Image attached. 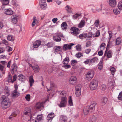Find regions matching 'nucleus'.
I'll return each mask as SVG.
<instances>
[{
  "mask_svg": "<svg viewBox=\"0 0 122 122\" xmlns=\"http://www.w3.org/2000/svg\"><path fill=\"white\" fill-rule=\"evenodd\" d=\"M11 102L10 99L5 95L2 97V107L3 109H6L8 108L10 106Z\"/></svg>",
  "mask_w": 122,
  "mask_h": 122,
  "instance_id": "f257e3e1",
  "label": "nucleus"
},
{
  "mask_svg": "<svg viewBox=\"0 0 122 122\" xmlns=\"http://www.w3.org/2000/svg\"><path fill=\"white\" fill-rule=\"evenodd\" d=\"M112 51L111 50L108 51L106 49L104 55L102 57V58L103 59H104L105 57H106L107 58H110L112 57Z\"/></svg>",
  "mask_w": 122,
  "mask_h": 122,
  "instance_id": "39448f33",
  "label": "nucleus"
},
{
  "mask_svg": "<svg viewBox=\"0 0 122 122\" xmlns=\"http://www.w3.org/2000/svg\"><path fill=\"white\" fill-rule=\"evenodd\" d=\"M118 7L119 9L122 10V0L119 1L118 5Z\"/></svg>",
  "mask_w": 122,
  "mask_h": 122,
  "instance_id": "79ce46f5",
  "label": "nucleus"
},
{
  "mask_svg": "<svg viewBox=\"0 0 122 122\" xmlns=\"http://www.w3.org/2000/svg\"><path fill=\"white\" fill-rule=\"evenodd\" d=\"M54 116V114L53 113H51L48 114L47 116V119L48 122H51Z\"/></svg>",
  "mask_w": 122,
  "mask_h": 122,
  "instance_id": "dca6fc26",
  "label": "nucleus"
},
{
  "mask_svg": "<svg viewBox=\"0 0 122 122\" xmlns=\"http://www.w3.org/2000/svg\"><path fill=\"white\" fill-rule=\"evenodd\" d=\"M24 111H26L27 112H31L30 108V107H29L26 108L25 109Z\"/></svg>",
  "mask_w": 122,
  "mask_h": 122,
  "instance_id": "774afa93",
  "label": "nucleus"
},
{
  "mask_svg": "<svg viewBox=\"0 0 122 122\" xmlns=\"http://www.w3.org/2000/svg\"><path fill=\"white\" fill-rule=\"evenodd\" d=\"M110 71L111 74L113 75H114L116 71L115 68L114 67H112L110 68Z\"/></svg>",
  "mask_w": 122,
  "mask_h": 122,
  "instance_id": "58836bf2",
  "label": "nucleus"
},
{
  "mask_svg": "<svg viewBox=\"0 0 122 122\" xmlns=\"http://www.w3.org/2000/svg\"><path fill=\"white\" fill-rule=\"evenodd\" d=\"M121 38L120 37H118L116 39V43L117 45H118L121 43Z\"/></svg>",
  "mask_w": 122,
  "mask_h": 122,
  "instance_id": "ea45409f",
  "label": "nucleus"
},
{
  "mask_svg": "<svg viewBox=\"0 0 122 122\" xmlns=\"http://www.w3.org/2000/svg\"><path fill=\"white\" fill-rule=\"evenodd\" d=\"M25 98L26 100L28 101H29L30 99V94H27L25 97Z\"/></svg>",
  "mask_w": 122,
  "mask_h": 122,
  "instance_id": "5fc2aeb1",
  "label": "nucleus"
},
{
  "mask_svg": "<svg viewBox=\"0 0 122 122\" xmlns=\"http://www.w3.org/2000/svg\"><path fill=\"white\" fill-rule=\"evenodd\" d=\"M62 29L64 30H65L67 28V25L66 23L65 22H63L61 25Z\"/></svg>",
  "mask_w": 122,
  "mask_h": 122,
  "instance_id": "4be33fe9",
  "label": "nucleus"
},
{
  "mask_svg": "<svg viewBox=\"0 0 122 122\" xmlns=\"http://www.w3.org/2000/svg\"><path fill=\"white\" fill-rule=\"evenodd\" d=\"M19 112V111L18 110H16L14 112L12 113V114L13 117H15Z\"/></svg>",
  "mask_w": 122,
  "mask_h": 122,
  "instance_id": "864d4df0",
  "label": "nucleus"
},
{
  "mask_svg": "<svg viewBox=\"0 0 122 122\" xmlns=\"http://www.w3.org/2000/svg\"><path fill=\"white\" fill-rule=\"evenodd\" d=\"M118 99L120 100H122V92L119 93V95L118 96Z\"/></svg>",
  "mask_w": 122,
  "mask_h": 122,
  "instance_id": "680f3d73",
  "label": "nucleus"
},
{
  "mask_svg": "<svg viewBox=\"0 0 122 122\" xmlns=\"http://www.w3.org/2000/svg\"><path fill=\"white\" fill-rule=\"evenodd\" d=\"M98 81L96 80H93L90 84L89 87L92 90L96 89L97 87Z\"/></svg>",
  "mask_w": 122,
  "mask_h": 122,
  "instance_id": "7ed1b4c3",
  "label": "nucleus"
},
{
  "mask_svg": "<svg viewBox=\"0 0 122 122\" xmlns=\"http://www.w3.org/2000/svg\"><path fill=\"white\" fill-rule=\"evenodd\" d=\"M18 15H14L11 17V20L12 22L14 24H16L18 19Z\"/></svg>",
  "mask_w": 122,
  "mask_h": 122,
  "instance_id": "ddd939ff",
  "label": "nucleus"
},
{
  "mask_svg": "<svg viewBox=\"0 0 122 122\" xmlns=\"http://www.w3.org/2000/svg\"><path fill=\"white\" fill-rule=\"evenodd\" d=\"M41 42L39 40L36 41L34 42L33 44V46L34 48H36L38 47L41 45Z\"/></svg>",
  "mask_w": 122,
  "mask_h": 122,
  "instance_id": "a211bd4d",
  "label": "nucleus"
},
{
  "mask_svg": "<svg viewBox=\"0 0 122 122\" xmlns=\"http://www.w3.org/2000/svg\"><path fill=\"white\" fill-rule=\"evenodd\" d=\"M103 61L102 60H101L100 61V62L98 64V69L101 70L103 68Z\"/></svg>",
  "mask_w": 122,
  "mask_h": 122,
  "instance_id": "72a5a7b5",
  "label": "nucleus"
},
{
  "mask_svg": "<svg viewBox=\"0 0 122 122\" xmlns=\"http://www.w3.org/2000/svg\"><path fill=\"white\" fill-rule=\"evenodd\" d=\"M67 102V99L66 97H62L59 105L60 107H65L66 105Z\"/></svg>",
  "mask_w": 122,
  "mask_h": 122,
  "instance_id": "20e7f679",
  "label": "nucleus"
},
{
  "mask_svg": "<svg viewBox=\"0 0 122 122\" xmlns=\"http://www.w3.org/2000/svg\"><path fill=\"white\" fill-rule=\"evenodd\" d=\"M108 100L106 98L103 97L102 98L101 100L102 104L103 105L105 104Z\"/></svg>",
  "mask_w": 122,
  "mask_h": 122,
  "instance_id": "c9c22d12",
  "label": "nucleus"
},
{
  "mask_svg": "<svg viewBox=\"0 0 122 122\" xmlns=\"http://www.w3.org/2000/svg\"><path fill=\"white\" fill-rule=\"evenodd\" d=\"M18 79L21 82H24L25 81V77L22 74L19 75L18 76Z\"/></svg>",
  "mask_w": 122,
  "mask_h": 122,
  "instance_id": "2eb2a0df",
  "label": "nucleus"
},
{
  "mask_svg": "<svg viewBox=\"0 0 122 122\" xmlns=\"http://www.w3.org/2000/svg\"><path fill=\"white\" fill-rule=\"evenodd\" d=\"M100 34V32L99 30H97L95 33L94 34H93V37H98Z\"/></svg>",
  "mask_w": 122,
  "mask_h": 122,
  "instance_id": "f704fd0d",
  "label": "nucleus"
},
{
  "mask_svg": "<svg viewBox=\"0 0 122 122\" xmlns=\"http://www.w3.org/2000/svg\"><path fill=\"white\" fill-rule=\"evenodd\" d=\"M81 86L80 84H78L75 87V89L76 91H81Z\"/></svg>",
  "mask_w": 122,
  "mask_h": 122,
  "instance_id": "a19ab883",
  "label": "nucleus"
},
{
  "mask_svg": "<svg viewBox=\"0 0 122 122\" xmlns=\"http://www.w3.org/2000/svg\"><path fill=\"white\" fill-rule=\"evenodd\" d=\"M108 33L109 35V40L110 41L112 36V33L111 31H108Z\"/></svg>",
  "mask_w": 122,
  "mask_h": 122,
  "instance_id": "0e129e2a",
  "label": "nucleus"
},
{
  "mask_svg": "<svg viewBox=\"0 0 122 122\" xmlns=\"http://www.w3.org/2000/svg\"><path fill=\"white\" fill-rule=\"evenodd\" d=\"M76 56L78 58H80L81 56H83V55L81 53L78 52L76 54Z\"/></svg>",
  "mask_w": 122,
  "mask_h": 122,
  "instance_id": "de8ad7c7",
  "label": "nucleus"
},
{
  "mask_svg": "<svg viewBox=\"0 0 122 122\" xmlns=\"http://www.w3.org/2000/svg\"><path fill=\"white\" fill-rule=\"evenodd\" d=\"M9 0H2L1 2L4 5H7L9 3Z\"/></svg>",
  "mask_w": 122,
  "mask_h": 122,
  "instance_id": "49530a36",
  "label": "nucleus"
},
{
  "mask_svg": "<svg viewBox=\"0 0 122 122\" xmlns=\"http://www.w3.org/2000/svg\"><path fill=\"white\" fill-rule=\"evenodd\" d=\"M65 10L68 13H70L72 12L71 10V8L68 5H67L65 7Z\"/></svg>",
  "mask_w": 122,
  "mask_h": 122,
  "instance_id": "c85d7f7f",
  "label": "nucleus"
},
{
  "mask_svg": "<svg viewBox=\"0 0 122 122\" xmlns=\"http://www.w3.org/2000/svg\"><path fill=\"white\" fill-rule=\"evenodd\" d=\"M103 6V5L102 4H100L99 6H97L96 7V11L100 12L102 11Z\"/></svg>",
  "mask_w": 122,
  "mask_h": 122,
  "instance_id": "cd10ccee",
  "label": "nucleus"
},
{
  "mask_svg": "<svg viewBox=\"0 0 122 122\" xmlns=\"http://www.w3.org/2000/svg\"><path fill=\"white\" fill-rule=\"evenodd\" d=\"M12 76L10 74L8 75V81L9 82L13 83L16 80L17 78L16 75H15L13 76V80L12 79Z\"/></svg>",
  "mask_w": 122,
  "mask_h": 122,
  "instance_id": "9b49d317",
  "label": "nucleus"
},
{
  "mask_svg": "<svg viewBox=\"0 0 122 122\" xmlns=\"http://www.w3.org/2000/svg\"><path fill=\"white\" fill-rule=\"evenodd\" d=\"M107 2L109 6L112 8L115 7L117 5L116 0H108Z\"/></svg>",
  "mask_w": 122,
  "mask_h": 122,
  "instance_id": "0eeeda50",
  "label": "nucleus"
},
{
  "mask_svg": "<svg viewBox=\"0 0 122 122\" xmlns=\"http://www.w3.org/2000/svg\"><path fill=\"white\" fill-rule=\"evenodd\" d=\"M2 43L6 45H7L8 44V42L5 39H4L2 41Z\"/></svg>",
  "mask_w": 122,
  "mask_h": 122,
  "instance_id": "338daca9",
  "label": "nucleus"
},
{
  "mask_svg": "<svg viewBox=\"0 0 122 122\" xmlns=\"http://www.w3.org/2000/svg\"><path fill=\"white\" fill-rule=\"evenodd\" d=\"M76 95L77 97H79L81 95V91H76Z\"/></svg>",
  "mask_w": 122,
  "mask_h": 122,
  "instance_id": "4d7b16f0",
  "label": "nucleus"
},
{
  "mask_svg": "<svg viewBox=\"0 0 122 122\" xmlns=\"http://www.w3.org/2000/svg\"><path fill=\"white\" fill-rule=\"evenodd\" d=\"M31 116V115H28L24 113L23 115V117L25 119L29 118Z\"/></svg>",
  "mask_w": 122,
  "mask_h": 122,
  "instance_id": "c03bdc74",
  "label": "nucleus"
},
{
  "mask_svg": "<svg viewBox=\"0 0 122 122\" xmlns=\"http://www.w3.org/2000/svg\"><path fill=\"white\" fill-rule=\"evenodd\" d=\"M76 49L79 51H80L81 50V45H78L76 46Z\"/></svg>",
  "mask_w": 122,
  "mask_h": 122,
  "instance_id": "bf43d9fd",
  "label": "nucleus"
},
{
  "mask_svg": "<svg viewBox=\"0 0 122 122\" xmlns=\"http://www.w3.org/2000/svg\"><path fill=\"white\" fill-rule=\"evenodd\" d=\"M76 80L77 78L75 76H72L70 78L69 82L70 84L74 85L76 84Z\"/></svg>",
  "mask_w": 122,
  "mask_h": 122,
  "instance_id": "f8f14e48",
  "label": "nucleus"
},
{
  "mask_svg": "<svg viewBox=\"0 0 122 122\" xmlns=\"http://www.w3.org/2000/svg\"><path fill=\"white\" fill-rule=\"evenodd\" d=\"M96 104V102L94 101L92 102L90 106H87L84 107L83 110V113L84 115L88 114L89 112H92L95 110V107Z\"/></svg>",
  "mask_w": 122,
  "mask_h": 122,
  "instance_id": "f03ea898",
  "label": "nucleus"
},
{
  "mask_svg": "<svg viewBox=\"0 0 122 122\" xmlns=\"http://www.w3.org/2000/svg\"><path fill=\"white\" fill-rule=\"evenodd\" d=\"M33 21L32 22V26L33 27H34L35 25V24H36V21L37 20L36 18L35 17H34L33 18Z\"/></svg>",
  "mask_w": 122,
  "mask_h": 122,
  "instance_id": "09e8293b",
  "label": "nucleus"
},
{
  "mask_svg": "<svg viewBox=\"0 0 122 122\" xmlns=\"http://www.w3.org/2000/svg\"><path fill=\"white\" fill-rule=\"evenodd\" d=\"M60 120L66 122L67 120V118L66 116L62 115L60 116Z\"/></svg>",
  "mask_w": 122,
  "mask_h": 122,
  "instance_id": "7c9ffc66",
  "label": "nucleus"
},
{
  "mask_svg": "<svg viewBox=\"0 0 122 122\" xmlns=\"http://www.w3.org/2000/svg\"><path fill=\"white\" fill-rule=\"evenodd\" d=\"M54 40L56 42H60L61 40V38L57 35L54 36L53 37Z\"/></svg>",
  "mask_w": 122,
  "mask_h": 122,
  "instance_id": "393cba45",
  "label": "nucleus"
},
{
  "mask_svg": "<svg viewBox=\"0 0 122 122\" xmlns=\"http://www.w3.org/2000/svg\"><path fill=\"white\" fill-rule=\"evenodd\" d=\"M32 68L34 70V71L36 73H38L39 71V69L38 66H32Z\"/></svg>",
  "mask_w": 122,
  "mask_h": 122,
  "instance_id": "2f4dec72",
  "label": "nucleus"
},
{
  "mask_svg": "<svg viewBox=\"0 0 122 122\" xmlns=\"http://www.w3.org/2000/svg\"><path fill=\"white\" fill-rule=\"evenodd\" d=\"M120 9H118L117 8H115L113 10V11L114 13L115 14H119L120 12Z\"/></svg>",
  "mask_w": 122,
  "mask_h": 122,
  "instance_id": "e433bc0d",
  "label": "nucleus"
},
{
  "mask_svg": "<svg viewBox=\"0 0 122 122\" xmlns=\"http://www.w3.org/2000/svg\"><path fill=\"white\" fill-rule=\"evenodd\" d=\"M92 12H95L96 11V7H95V6L93 5L92 6Z\"/></svg>",
  "mask_w": 122,
  "mask_h": 122,
  "instance_id": "e2e57ef3",
  "label": "nucleus"
},
{
  "mask_svg": "<svg viewBox=\"0 0 122 122\" xmlns=\"http://www.w3.org/2000/svg\"><path fill=\"white\" fill-rule=\"evenodd\" d=\"M100 21L98 19H97L95 20L94 25L96 27L98 28L99 25Z\"/></svg>",
  "mask_w": 122,
  "mask_h": 122,
  "instance_id": "4c0bfd02",
  "label": "nucleus"
},
{
  "mask_svg": "<svg viewBox=\"0 0 122 122\" xmlns=\"http://www.w3.org/2000/svg\"><path fill=\"white\" fill-rule=\"evenodd\" d=\"M7 38L8 40L12 41H14L15 39V37L11 35H8L7 36Z\"/></svg>",
  "mask_w": 122,
  "mask_h": 122,
  "instance_id": "412c9836",
  "label": "nucleus"
},
{
  "mask_svg": "<svg viewBox=\"0 0 122 122\" xmlns=\"http://www.w3.org/2000/svg\"><path fill=\"white\" fill-rule=\"evenodd\" d=\"M5 13L8 15H12L13 13V12L10 8L5 9Z\"/></svg>",
  "mask_w": 122,
  "mask_h": 122,
  "instance_id": "f3484780",
  "label": "nucleus"
},
{
  "mask_svg": "<svg viewBox=\"0 0 122 122\" xmlns=\"http://www.w3.org/2000/svg\"><path fill=\"white\" fill-rule=\"evenodd\" d=\"M39 5L40 8L43 10H45L47 7L46 3L45 0H40Z\"/></svg>",
  "mask_w": 122,
  "mask_h": 122,
  "instance_id": "423d86ee",
  "label": "nucleus"
},
{
  "mask_svg": "<svg viewBox=\"0 0 122 122\" xmlns=\"http://www.w3.org/2000/svg\"><path fill=\"white\" fill-rule=\"evenodd\" d=\"M87 37L91 38L93 36V33L90 32L88 34H86Z\"/></svg>",
  "mask_w": 122,
  "mask_h": 122,
  "instance_id": "37998d69",
  "label": "nucleus"
},
{
  "mask_svg": "<svg viewBox=\"0 0 122 122\" xmlns=\"http://www.w3.org/2000/svg\"><path fill=\"white\" fill-rule=\"evenodd\" d=\"M96 117L94 116L91 117L88 120V122H95Z\"/></svg>",
  "mask_w": 122,
  "mask_h": 122,
  "instance_id": "a878e982",
  "label": "nucleus"
},
{
  "mask_svg": "<svg viewBox=\"0 0 122 122\" xmlns=\"http://www.w3.org/2000/svg\"><path fill=\"white\" fill-rule=\"evenodd\" d=\"M74 45V44L73 43H71L69 44H65L63 46V49L64 51L71 49L72 46Z\"/></svg>",
  "mask_w": 122,
  "mask_h": 122,
  "instance_id": "9d476101",
  "label": "nucleus"
},
{
  "mask_svg": "<svg viewBox=\"0 0 122 122\" xmlns=\"http://www.w3.org/2000/svg\"><path fill=\"white\" fill-rule=\"evenodd\" d=\"M85 21L84 20H82L80 23L78 25V27L80 28H81L83 27L85 25Z\"/></svg>",
  "mask_w": 122,
  "mask_h": 122,
  "instance_id": "5701e85b",
  "label": "nucleus"
},
{
  "mask_svg": "<svg viewBox=\"0 0 122 122\" xmlns=\"http://www.w3.org/2000/svg\"><path fill=\"white\" fill-rule=\"evenodd\" d=\"M94 73L93 71H88L86 75V78L88 80H91L93 77Z\"/></svg>",
  "mask_w": 122,
  "mask_h": 122,
  "instance_id": "1a4fd4ad",
  "label": "nucleus"
},
{
  "mask_svg": "<svg viewBox=\"0 0 122 122\" xmlns=\"http://www.w3.org/2000/svg\"><path fill=\"white\" fill-rule=\"evenodd\" d=\"M71 31L70 32L71 34L74 36L77 35L78 34L79 32V29L77 28L76 27H72L70 29Z\"/></svg>",
  "mask_w": 122,
  "mask_h": 122,
  "instance_id": "6e6552de",
  "label": "nucleus"
},
{
  "mask_svg": "<svg viewBox=\"0 0 122 122\" xmlns=\"http://www.w3.org/2000/svg\"><path fill=\"white\" fill-rule=\"evenodd\" d=\"M42 114L38 115L37 117V120L38 121H41L42 120Z\"/></svg>",
  "mask_w": 122,
  "mask_h": 122,
  "instance_id": "13d9d810",
  "label": "nucleus"
},
{
  "mask_svg": "<svg viewBox=\"0 0 122 122\" xmlns=\"http://www.w3.org/2000/svg\"><path fill=\"white\" fill-rule=\"evenodd\" d=\"M12 94L13 97H17L19 96V93L17 91V90H14L12 92Z\"/></svg>",
  "mask_w": 122,
  "mask_h": 122,
  "instance_id": "b1692460",
  "label": "nucleus"
},
{
  "mask_svg": "<svg viewBox=\"0 0 122 122\" xmlns=\"http://www.w3.org/2000/svg\"><path fill=\"white\" fill-rule=\"evenodd\" d=\"M12 71L13 72V73H14V72H15L17 71V66L15 63H14L12 66Z\"/></svg>",
  "mask_w": 122,
  "mask_h": 122,
  "instance_id": "bb28decb",
  "label": "nucleus"
},
{
  "mask_svg": "<svg viewBox=\"0 0 122 122\" xmlns=\"http://www.w3.org/2000/svg\"><path fill=\"white\" fill-rule=\"evenodd\" d=\"M105 44L104 43H102L100 46V48L101 49L103 50L105 46Z\"/></svg>",
  "mask_w": 122,
  "mask_h": 122,
  "instance_id": "6e6d98bb",
  "label": "nucleus"
},
{
  "mask_svg": "<svg viewBox=\"0 0 122 122\" xmlns=\"http://www.w3.org/2000/svg\"><path fill=\"white\" fill-rule=\"evenodd\" d=\"M84 63L85 64H90L91 63V59H87L85 61H84Z\"/></svg>",
  "mask_w": 122,
  "mask_h": 122,
  "instance_id": "3c124183",
  "label": "nucleus"
},
{
  "mask_svg": "<svg viewBox=\"0 0 122 122\" xmlns=\"http://www.w3.org/2000/svg\"><path fill=\"white\" fill-rule=\"evenodd\" d=\"M43 104L42 103H37L36 104L35 106L36 108L40 111H41L43 108Z\"/></svg>",
  "mask_w": 122,
  "mask_h": 122,
  "instance_id": "4468645a",
  "label": "nucleus"
},
{
  "mask_svg": "<svg viewBox=\"0 0 122 122\" xmlns=\"http://www.w3.org/2000/svg\"><path fill=\"white\" fill-rule=\"evenodd\" d=\"M98 59L97 57H95L91 59V63H94L95 62H97Z\"/></svg>",
  "mask_w": 122,
  "mask_h": 122,
  "instance_id": "603ef678",
  "label": "nucleus"
},
{
  "mask_svg": "<svg viewBox=\"0 0 122 122\" xmlns=\"http://www.w3.org/2000/svg\"><path fill=\"white\" fill-rule=\"evenodd\" d=\"M91 50L90 49H86L84 51L87 54H89L91 51Z\"/></svg>",
  "mask_w": 122,
  "mask_h": 122,
  "instance_id": "69168bd1",
  "label": "nucleus"
},
{
  "mask_svg": "<svg viewBox=\"0 0 122 122\" xmlns=\"http://www.w3.org/2000/svg\"><path fill=\"white\" fill-rule=\"evenodd\" d=\"M69 61V58L68 57H67L65 58L63 60V63L64 64L67 65Z\"/></svg>",
  "mask_w": 122,
  "mask_h": 122,
  "instance_id": "473e14b6",
  "label": "nucleus"
},
{
  "mask_svg": "<svg viewBox=\"0 0 122 122\" xmlns=\"http://www.w3.org/2000/svg\"><path fill=\"white\" fill-rule=\"evenodd\" d=\"M68 103L70 106H72L73 105V103L72 102V97L70 96L68 98Z\"/></svg>",
  "mask_w": 122,
  "mask_h": 122,
  "instance_id": "c756f323",
  "label": "nucleus"
},
{
  "mask_svg": "<svg viewBox=\"0 0 122 122\" xmlns=\"http://www.w3.org/2000/svg\"><path fill=\"white\" fill-rule=\"evenodd\" d=\"M86 33L83 34H80L79 36V37L81 39H83L84 38L86 37Z\"/></svg>",
  "mask_w": 122,
  "mask_h": 122,
  "instance_id": "a18cd8bd",
  "label": "nucleus"
},
{
  "mask_svg": "<svg viewBox=\"0 0 122 122\" xmlns=\"http://www.w3.org/2000/svg\"><path fill=\"white\" fill-rule=\"evenodd\" d=\"M109 83L108 84L110 85H111V86H113V84L114 83V81L113 80H112L110 81L109 80Z\"/></svg>",
  "mask_w": 122,
  "mask_h": 122,
  "instance_id": "052dcab7",
  "label": "nucleus"
},
{
  "mask_svg": "<svg viewBox=\"0 0 122 122\" xmlns=\"http://www.w3.org/2000/svg\"><path fill=\"white\" fill-rule=\"evenodd\" d=\"M29 81L30 83V87H31L34 82V80L33 79V75H31L29 77Z\"/></svg>",
  "mask_w": 122,
  "mask_h": 122,
  "instance_id": "6ab92c4d",
  "label": "nucleus"
},
{
  "mask_svg": "<svg viewBox=\"0 0 122 122\" xmlns=\"http://www.w3.org/2000/svg\"><path fill=\"white\" fill-rule=\"evenodd\" d=\"M80 14L78 13H76L74 15H73L72 17L73 19H76L78 17L80 16Z\"/></svg>",
  "mask_w": 122,
  "mask_h": 122,
  "instance_id": "8fccbe9b",
  "label": "nucleus"
},
{
  "mask_svg": "<svg viewBox=\"0 0 122 122\" xmlns=\"http://www.w3.org/2000/svg\"><path fill=\"white\" fill-rule=\"evenodd\" d=\"M62 49L61 47L59 46H55L53 48L54 52H58L61 50Z\"/></svg>",
  "mask_w": 122,
  "mask_h": 122,
  "instance_id": "aec40b11",
  "label": "nucleus"
}]
</instances>
